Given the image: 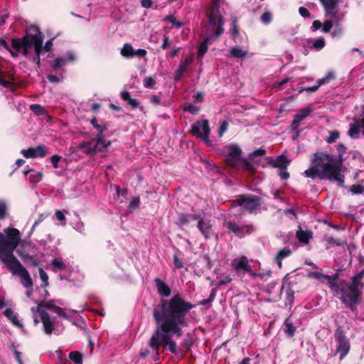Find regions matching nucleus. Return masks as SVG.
<instances>
[{
  "label": "nucleus",
  "mask_w": 364,
  "mask_h": 364,
  "mask_svg": "<svg viewBox=\"0 0 364 364\" xmlns=\"http://www.w3.org/2000/svg\"><path fill=\"white\" fill-rule=\"evenodd\" d=\"M161 310L159 308H154L153 310V316L158 325L156 330L171 336H182V327L187 326L186 314L193 308V305L185 301L178 294L169 301L161 299Z\"/></svg>",
  "instance_id": "1"
},
{
  "label": "nucleus",
  "mask_w": 364,
  "mask_h": 364,
  "mask_svg": "<svg viewBox=\"0 0 364 364\" xmlns=\"http://www.w3.org/2000/svg\"><path fill=\"white\" fill-rule=\"evenodd\" d=\"M307 276L326 284L333 295L352 311L361 301L364 289L363 282L364 274H354L350 280L342 277L343 274H307Z\"/></svg>",
  "instance_id": "2"
},
{
  "label": "nucleus",
  "mask_w": 364,
  "mask_h": 364,
  "mask_svg": "<svg viewBox=\"0 0 364 364\" xmlns=\"http://www.w3.org/2000/svg\"><path fill=\"white\" fill-rule=\"evenodd\" d=\"M340 159L326 153H318L315 154L313 161L314 166L304 171L307 178L314 179H329L338 181L340 185L344 183V176L342 171V154L345 151L343 145L338 147Z\"/></svg>",
  "instance_id": "3"
},
{
  "label": "nucleus",
  "mask_w": 364,
  "mask_h": 364,
  "mask_svg": "<svg viewBox=\"0 0 364 364\" xmlns=\"http://www.w3.org/2000/svg\"><path fill=\"white\" fill-rule=\"evenodd\" d=\"M30 247V244L21 242V233L16 228L9 227L0 232V259L14 273H27L21 269V264L13 255L14 250L18 246Z\"/></svg>",
  "instance_id": "4"
},
{
  "label": "nucleus",
  "mask_w": 364,
  "mask_h": 364,
  "mask_svg": "<svg viewBox=\"0 0 364 364\" xmlns=\"http://www.w3.org/2000/svg\"><path fill=\"white\" fill-rule=\"evenodd\" d=\"M43 39V35L38 27L32 25L27 28L26 35L22 39L12 40L11 46L14 51L10 50V53L13 57H17L18 54L27 56L31 50L33 48L37 55V61L39 63Z\"/></svg>",
  "instance_id": "5"
},
{
  "label": "nucleus",
  "mask_w": 364,
  "mask_h": 364,
  "mask_svg": "<svg viewBox=\"0 0 364 364\" xmlns=\"http://www.w3.org/2000/svg\"><path fill=\"white\" fill-rule=\"evenodd\" d=\"M91 124L98 132L96 137L89 141H84L78 145V149L84 153L95 155L98 152L104 151L111 144V141L106 140L103 136V133L107 130L105 125H101L97 123L95 118L91 120Z\"/></svg>",
  "instance_id": "6"
},
{
  "label": "nucleus",
  "mask_w": 364,
  "mask_h": 364,
  "mask_svg": "<svg viewBox=\"0 0 364 364\" xmlns=\"http://www.w3.org/2000/svg\"><path fill=\"white\" fill-rule=\"evenodd\" d=\"M149 346L154 352V361H160L159 349L161 346L163 351L168 350L175 355H179V349L176 341H173L171 335L155 330L152 334Z\"/></svg>",
  "instance_id": "7"
},
{
  "label": "nucleus",
  "mask_w": 364,
  "mask_h": 364,
  "mask_svg": "<svg viewBox=\"0 0 364 364\" xmlns=\"http://www.w3.org/2000/svg\"><path fill=\"white\" fill-rule=\"evenodd\" d=\"M223 152L227 163L234 167H242L252 173L254 168L250 163L241 157L242 150L235 144H230L224 147Z\"/></svg>",
  "instance_id": "8"
},
{
  "label": "nucleus",
  "mask_w": 364,
  "mask_h": 364,
  "mask_svg": "<svg viewBox=\"0 0 364 364\" xmlns=\"http://www.w3.org/2000/svg\"><path fill=\"white\" fill-rule=\"evenodd\" d=\"M223 0H213L210 11L208 14L209 23L216 28L215 36H219L223 33V21L221 15L218 12V5Z\"/></svg>",
  "instance_id": "9"
},
{
  "label": "nucleus",
  "mask_w": 364,
  "mask_h": 364,
  "mask_svg": "<svg viewBox=\"0 0 364 364\" xmlns=\"http://www.w3.org/2000/svg\"><path fill=\"white\" fill-rule=\"evenodd\" d=\"M334 337L336 342H338L336 352L340 353V360H343L350 348L349 339L346 337V333L341 326H338L336 328Z\"/></svg>",
  "instance_id": "10"
},
{
  "label": "nucleus",
  "mask_w": 364,
  "mask_h": 364,
  "mask_svg": "<svg viewBox=\"0 0 364 364\" xmlns=\"http://www.w3.org/2000/svg\"><path fill=\"white\" fill-rule=\"evenodd\" d=\"M326 11V16L329 18H336V21L342 20L343 14L336 10L339 0H320Z\"/></svg>",
  "instance_id": "11"
},
{
  "label": "nucleus",
  "mask_w": 364,
  "mask_h": 364,
  "mask_svg": "<svg viewBox=\"0 0 364 364\" xmlns=\"http://www.w3.org/2000/svg\"><path fill=\"white\" fill-rule=\"evenodd\" d=\"M191 132L205 142L208 141L210 128L207 120L197 122L192 126Z\"/></svg>",
  "instance_id": "12"
},
{
  "label": "nucleus",
  "mask_w": 364,
  "mask_h": 364,
  "mask_svg": "<svg viewBox=\"0 0 364 364\" xmlns=\"http://www.w3.org/2000/svg\"><path fill=\"white\" fill-rule=\"evenodd\" d=\"M232 280V278H230L229 276H226L224 279H220L217 282V283H215L214 282H212L210 285L213 287L211 289L210 294L209 297L206 299H203L198 302V305H207L212 301H214L216 296L217 292V288L221 287L222 285H225L229 284Z\"/></svg>",
  "instance_id": "13"
},
{
  "label": "nucleus",
  "mask_w": 364,
  "mask_h": 364,
  "mask_svg": "<svg viewBox=\"0 0 364 364\" xmlns=\"http://www.w3.org/2000/svg\"><path fill=\"white\" fill-rule=\"evenodd\" d=\"M259 205V200L256 196H241L240 206L244 210L252 212Z\"/></svg>",
  "instance_id": "14"
},
{
  "label": "nucleus",
  "mask_w": 364,
  "mask_h": 364,
  "mask_svg": "<svg viewBox=\"0 0 364 364\" xmlns=\"http://www.w3.org/2000/svg\"><path fill=\"white\" fill-rule=\"evenodd\" d=\"M21 154L25 158H36L46 156L47 151L44 146H38L28 149H23Z\"/></svg>",
  "instance_id": "15"
},
{
  "label": "nucleus",
  "mask_w": 364,
  "mask_h": 364,
  "mask_svg": "<svg viewBox=\"0 0 364 364\" xmlns=\"http://www.w3.org/2000/svg\"><path fill=\"white\" fill-rule=\"evenodd\" d=\"M43 323V330L47 335H51L54 330V323L51 321L50 315L46 311H41L39 314Z\"/></svg>",
  "instance_id": "16"
},
{
  "label": "nucleus",
  "mask_w": 364,
  "mask_h": 364,
  "mask_svg": "<svg viewBox=\"0 0 364 364\" xmlns=\"http://www.w3.org/2000/svg\"><path fill=\"white\" fill-rule=\"evenodd\" d=\"M208 31L210 33L208 35L205 40L200 44L198 55L199 58H202L203 55L207 52L208 46L207 43H209L213 38H216L215 36V32H216V28H213L210 24L209 25ZM218 36H217L218 38Z\"/></svg>",
  "instance_id": "17"
},
{
  "label": "nucleus",
  "mask_w": 364,
  "mask_h": 364,
  "mask_svg": "<svg viewBox=\"0 0 364 364\" xmlns=\"http://www.w3.org/2000/svg\"><path fill=\"white\" fill-rule=\"evenodd\" d=\"M228 229L239 237H243L245 234L250 233L255 230L254 227L251 225L240 227L237 224L232 223H230L228 224Z\"/></svg>",
  "instance_id": "18"
},
{
  "label": "nucleus",
  "mask_w": 364,
  "mask_h": 364,
  "mask_svg": "<svg viewBox=\"0 0 364 364\" xmlns=\"http://www.w3.org/2000/svg\"><path fill=\"white\" fill-rule=\"evenodd\" d=\"M312 112V109L309 107H305L301 109L295 116L293 120L292 123V127L294 129H297L299 126V123L304 120L306 117H307L311 112Z\"/></svg>",
  "instance_id": "19"
},
{
  "label": "nucleus",
  "mask_w": 364,
  "mask_h": 364,
  "mask_svg": "<svg viewBox=\"0 0 364 364\" xmlns=\"http://www.w3.org/2000/svg\"><path fill=\"white\" fill-rule=\"evenodd\" d=\"M75 60V56L73 53H68L63 58H56L53 63V68L57 69L64 66L67 63L73 62Z\"/></svg>",
  "instance_id": "20"
},
{
  "label": "nucleus",
  "mask_w": 364,
  "mask_h": 364,
  "mask_svg": "<svg viewBox=\"0 0 364 364\" xmlns=\"http://www.w3.org/2000/svg\"><path fill=\"white\" fill-rule=\"evenodd\" d=\"M154 282L156 285L157 290L159 294L163 296H168L171 293V288L161 279L156 278Z\"/></svg>",
  "instance_id": "21"
},
{
  "label": "nucleus",
  "mask_w": 364,
  "mask_h": 364,
  "mask_svg": "<svg viewBox=\"0 0 364 364\" xmlns=\"http://www.w3.org/2000/svg\"><path fill=\"white\" fill-rule=\"evenodd\" d=\"M233 265L236 271L252 272L250 265L246 257H242L238 261H235Z\"/></svg>",
  "instance_id": "22"
},
{
  "label": "nucleus",
  "mask_w": 364,
  "mask_h": 364,
  "mask_svg": "<svg viewBox=\"0 0 364 364\" xmlns=\"http://www.w3.org/2000/svg\"><path fill=\"white\" fill-rule=\"evenodd\" d=\"M193 346V341L191 338H185L181 343L180 347L178 346L179 349V354H181V357L183 358L186 353H187Z\"/></svg>",
  "instance_id": "23"
},
{
  "label": "nucleus",
  "mask_w": 364,
  "mask_h": 364,
  "mask_svg": "<svg viewBox=\"0 0 364 364\" xmlns=\"http://www.w3.org/2000/svg\"><path fill=\"white\" fill-rule=\"evenodd\" d=\"M57 307H58V306H55L54 304L53 300L43 301H41L38 304V306H36V311L40 314V312L45 311L44 310L42 309V308H46L47 309H50L52 311L55 312V308H57Z\"/></svg>",
  "instance_id": "24"
},
{
  "label": "nucleus",
  "mask_w": 364,
  "mask_h": 364,
  "mask_svg": "<svg viewBox=\"0 0 364 364\" xmlns=\"http://www.w3.org/2000/svg\"><path fill=\"white\" fill-rule=\"evenodd\" d=\"M312 232L311 231H304L299 230L296 232V237L299 242L306 245L309 243V240L312 237Z\"/></svg>",
  "instance_id": "25"
},
{
  "label": "nucleus",
  "mask_w": 364,
  "mask_h": 364,
  "mask_svg": "<svg viewBox=\"0 0 364 364\" xmlns=\"http://www.w3.org/2000/svg\"><path fill=\"white\" fill-rule=\"evenodd\" d=\"M191 62H192L191 58H186L184 60L181 62L179 67L177 70V73H176V79H180L183 76L184 72L186 70L188 65L191 64Z\"/></svg>",
  "instance_id": "26"
},
{
  "label": "nucleus",
  "mask_w": 364,
  "mask_h": 364,
  "mask_svg": "<svg viewBox=\"0 0 364 364\" xmlns=\"http://www.w3.org/2000/svg\"><path fill=\"white\" fill-rule=\"evenodd\" d=\"M290 161L287 159L284 155L278 156L276 159L272 161V164L274 167H278L280 168H287L289 164Z\"/></svg>",
  "instance_id": "27"
},
{
  "label": "nucleus",
  "mask_w": 364,
  "mask_h": 364,
  "mask_svg": "<svg viewBox=\"0 0 364 364\" xmlns=\"http://www.w3.org/2000/svg\"><path fill=\"white\" fill-rule=\"evenodd\" d=\"M198 228L201 232V233L205 235L206 237L211 232V226L209 223L205 222L203 220H199L198 223Z\"/></svg>",
  "instance_id": "28"
},
{
  "label": "nucleus",
  "mask_w": 364,
  "mask_h": 364,
  "mask_svg": "<svg viewBox=\"0 0 364 364\" xmlns=\"http://www.w3.org/2000/svg\"><path fill=\"white\" fill-rule=\"evenodd\" d=\"M4 316L6 317H7L12 322V323L14 326H16L17 327H21L22 326V324L18 321L17 316L14 314V311L12 310V309H11V308L6 309L4 311Z\"/></svg>",
  "instance_id": "29"
},
{
  "label": "nucleus",
  "mask_w": 364,
  "mask_h": 364,
  "mask_svg": "<svg viewBox=\"0 0 364 364\" xmlns=\"http://www.w3.org/2000/svg\"><path fill=\"white\" fill-rule=\"evenodd\" d=\"M289 274H287L284 278V284L282 285V289H289L291 288H297L295 287L297 284V278L296 275L292 277H288Z\"/></svg>",
  "instance_id": "30"
},
{
  "label": "nucleus",
  "mask_w": 364,
  "mask_h": 364,
  "mask_svg": "<svg viewBox=\"0 0 364 364\" xmlns=\"http://www.w3.org/2000/svg\"><path fill=\"white\" fill-rule=\"evenodd\" d=\"M284 325V333L287 334L289 337H293L295 335L296 328L293 325L292 322L290 321L289 318L285 320Z\"/></svg>",
  "instance_id": "31"
},
{
  "label": "nucleus",
  "mask_w": 364,
  "mask_h": 364,
  "mask_svg": "<svg viewBox=\"0 0 364 364\" xmlns=\"http://www.w3.org/2000/svg\"><path fill=\"white\" fill-rule=\"evenodd\" d=\"M19 277V281L23 287L26 289L33 288V279L30 274H17Z\"/></svg>",
  "instance_id": "32"
},
{
  "label": "nucleus",
  "mask_w": 364,
  "mask_h": 364,
  "mask_svg": "<svg viewBox=\"0 0 364 364\" xmlns=\"http://www.w3.org/2000/svg\"><path fill=\"white\" fill-rule=\"evenodd\" d=\"M134 49L130 43H125L121 49L120 53L122 56L129 58L134 57Z\"/></svg>",
  "instance_id": "33"
},
{
  "label": "nucleus",
  "mask_w": 364,
  "mask_h": 364,
  "mask_svg": "<svg viewBox=\"0 0 364 364\" xmlns=\"http://www.w3.org/2000/svg\"><path fill=\"white\" fill-rule=\"evenodd\" d=\"M360 127L361 124L358 122H355L350 126L348 132V135L352 138H358Z\"/></svg>",
  "instance_id": "34"
},
{
  "label": "nucleus",
  "mask_w": 364,
  "mask_h": 364,
  "mask_svg": "<svg viewBox=\"0 0 364 364\" xmlns=\"http://www.w3.org/2000/svg\"><path fill=\"white\" fill-rule=\"evenodd\" d=\"M52 266V271L57 272V271H65V264L60 259H55L52 261L51 263Z\"/></svg>",
  "instance_id": "35"
},
{
  "label": "nucleus",
  "mask_w": 364,
  "mask_h": 364,
  "mask_svg": "<svg viewBox=\"0 0 364 364\" xmlns=\"http://www.w3.org/2000/svg\"><path fill=\"white\" fill-rule=\"evenodd\" d=\"M291 252L289 248H284L279 251L276 257V261L279 267L282 265V259L289 256Z\"/></svg>",
  "instance_id": "36"
},
{
  "label": "nucleus",
  "mask_w": 364,
  "mask_h": 364,
  "mask_svg": "<svg viewBox=\"0 0 364 364\" xmlns=\"http://www.w3.org/2000/svg\"><path fill=\"white\" fill-rule=\"evenodd\" d=\"M247 50H245L239 47H234L230 50L231 55L237 58H244L247 55Z\"/></svg>",
  "instance_id": "37"
},
{
  "label": "nucleus",
  "mask_w": 364,
  "mask_h": 364,
  "mask_svg": "<svg viewBox=\"0 0 364 364\" xmlns=\"http://www.w3.org/2000/svg\"><path fill=\"white\" fill-rule=\"evenodd\" d=\"M70 361H73L75 364L82 363V356L79 351H72L69 353Z\"/></svg>",
  "instance_id": "38"
},
{
  "label": "nucleus",
  "mask_w": 364,
  "mask_h": 364,
  "mask_svg": "<svg viewBox=\"0 0 364 364\" xmlns=\"http://www.w3.org/2000/svg\"><path fill=\"white\" fill-rule=\"evenodd\" d=\"M333 21H334V25H335V28L334 30L332 31L331 33V36L335 38V37H340L341 36L342 33H343V29L341 27V26L339 25V22L341 21V20H338V21H336V18H333Z\"/></svg>",
  "instance_id": "39"
},
{
  "label": "nucleus",
  "mask_w": 364,
  "mask_h": 364,
  "mask_svg": "<svg viewBox=\"0 0 364 364\" xmlns=\"http://www.w3.org/2000/svg\"><path fill=\"white\" fill-rule=\"evenodd\" d=\"M299 288H291L287 289V300L289 301V304H291L294 300V293L296 291H299Z\"/></svg>",
  "instance_id": "40"
},
{
  "label": "nucleus",
  "mask_w": 364,
  "mask_h": 364,
  "mask_svg": "<svg viewBox=\"0 0 364 364\" xmlns=\"http://www.w3.org/2000/svg\"><path fill=\"white\" fill-rule=\"evenodd\" d=\"M334 23L333 19L330 18L329 20H326L323 25L322 31L323 33H328L332 28Z\"/></svg>",
  "instance_id": "41"
},
{
  "label": "nucleus",
  "mask_w": 364,
  "mask_h": 364,
  "mask_svg": "<svg viewBox=\"0 0 364 364\" xmlns=\"http://www.w3.org/2000/svg\"><path fill=\"white\" fill-rule=\"evenodd\" d=\"M42 179V173L38 171H33L29 176L31 183H37Z\"/></svg>",
  "instance_id": "42"
},
{
  "label": "nucleus",
  "mask_w": 364,
  "mask_h": 364,
  "mask_svg": "<svg viewBox=\"0 0 364 364\" xmlns=\"http://www.w3.org/2000/svg\"><path fill=\"white\" fill-rule=\"evenodd\" d=\"M183 109L185 111L189 112L192 114H196L199 111V108L191 103H187L184 105Z\"/></svg>",
  "instance_id": "43"
},
{
  "label": "nucleus",
  "mask_w": 364,
  "mask_h": 364,
  "mask_svg": "<svg viewBox=\"0 0 364 364\" xmlns=\"http://www.w3.org/2000/svg\"><path fill=\"white\" fill-rule=\"evenodd\" d=\"M350 191L353 194H361L364 192V186L360 184L353 185L350 187Z\"/></svg>",
  "instance_id": "44"
},
{
  "label": "nucleus",
  "mask_w": 364,
  "mask_h": 364,
  "mask_svg": "<svg viewBox=\"0 0 364 364\" xmlns=\"http://www.w3.org/2000/svg\"><path fill=\"white\" fill-rule=\"evenodd\" d=\"M324 46H325V41L323 38L316 39V41H314V44H313L314 48L317 50H320V49L323 48L324 47Z\"/></svg>",
  "instance_id": "45"
},
{
  "label": "nucleus",
  "mask_w": 364,
  "mask_h": 364,
  "mask_svg": "<svg viewBox=\"0 0 364 364\" xmlns=\"http://www.w3.org/2000/svg\"><path fill=\"white\" fill-rule=\"evenodd\" d=\"M178 224L181 225H186L187 223H190V219L188 218V215L184 214H179L178 215Z\"/></svg>",
  "instance_id": "46"
},
{
  "label": "nucleus",
  "mask_w": 364,
  "mask_h": 364,
  "mask_svg": "<svg viewBox=\"0 0 364 364\" xmlns=\"http://www.w3.org/2000/svg\"><path fill=\"white\" fill-rule=\"evenodd\" d=\"M155 85V80L151 77H146L144 80V85L146 88H151Z\"/></svg>",
  "instance_id": "47"
},
{
  "label": "nucleus",
  "mask_w": 364,
  "mask_h": 364,
  "mask_svg": "<svg viewBox=\"0 0 364 364\" xmlns=\"http://www.w3.org/2000/svg\"><path fill=\"white\" fill-rule=\"evenodd\" d=\"M7 206L4 201H0V219H3L6 215Z\"/></svg>",
  "instance_id": "48"
},
{
  "label": "nucleus",
  "mask_w": 364,
  "mask_h": 364,
  "mask_svg": "<svg viewBox=\"0 0 364 364\" xmlns=\"http://www.w3.org/2000/svg\"><path fill=\"white\" fill-rule=\"evenodd\" d=\"M30 108L37 115H41L43 113V108L38 105H32Z\"/></svg>",
  "instance_id": "49"
},
{
  "label": "nucleus",
  "mask_w": 364,
  "mask_h": 364,
  "mask_svg": "<svg viewBox=\"0 0 364 364\" xmlns=\"http://www.w3.org/2000/svg\"><path fill=\"white\" fill-rule=\"evenodd\" d=\"M338 137H339V132L337 131H333L330 133V135L326 141L328 143H333L336 139H338Z\"/></svg>",
  "instance_id": "50"
},
{
  "label": "nucleus",
  "mask_w": 364,
  "mask_h": 364,
  "mask_svg": "<svg viewBox=\"0 0 364 364\" xmlns=\"http://www.w3.org/2000/svg\"><path fill=\"white\" fill-rule=\"evenodd\" d=\"M334 78V74L332 72H329L326 77H324L322 79L318 80H319V85H323L326 82H328L330 80Z\"/></svg>",
  "instance_id": "51"
},
{
  "label": "nucleus",
  "mask_w": 364,
  "mask_h": 364,
  "mask_svg": "<svg viewBox=\"0 0 364 364\" xmlns=\"http://www.w3.org/2000/svg\"><path fill=\"white\" fill-rule=\"evenodd\" d=\"M261 19L263 23H269L272 21V14L269 12H265L264 13L262 16Z\"/></svg>",
  "instance_id": "52"
},
{
  "label": "nucleus",
  "mask_w": 364,
  "mask_h": 364,
  "mask_svg": "<svg viewBox=\"0 0 364 364\" xmlns=\"http://www.w3.org/2000/svg\"><path fill=\"white\" fill-rule=\"evenodd\" d=\"M55 311L54 313L57 314L60 317H62L65 319H68V316L67 314L63 311V309L59 306L57 308H55Z\"/></svg>",
  "instance_id": "53"
},
{
  "label": "nucleus",
  "mask_w": 364,
  "mask_h": 364,
  "mask_svg": "<svg viewBox=\"0 0 364 364\" xmlns=\"http://www.w3.org/2000/svg\"><path fill=\"white\" fill-rule=\"evenodd\" d=\"M12 348H14L15 358L17 360L18 363L23 364L21 357V353L16 349L14 344L12 345Z\"/></svg>",
  "instance_id": "54"
},
{
  "label": "nucleus",
  "mask_w": 364,
  "mask_h": 364,
  "mask_svg": "<svg viewBox=\"0 0 364 364\" xmlns=\"http://www.w3.org/2000/svg\"><path fill=\"white\" fill-rule=\"evenodd\" d=\"M147 54V52L144 49L134 50V56H139L140 58H144Z\"/></svg>",
  "instance_id": "55"
},
{
  "label": "nucleus",
  "mask_w": 364,
  "mask_h": 364,
  "mask_svg": "<svg viewBox=\"0 0 364 364\" xmlns=\"http://www.w3.org/2000/svg\"><path fill=\"white\" fill-rule=\"evenodd\" d=\"M228 124L226 122H223V124H221V126L219 129V132H218L219 136L221 137L223 135V134L228 130Z\"/></svg>",
  "instance_id": "56"
},
{
  "label": "nucleus",
  "mask_w": 364,
  "mask_h": 364,
  "mask_svg": "<svg viewBox=\"0 0 364 364\" xmlns=\"http://www.w3.org/2000/svg\"><path fill=\"white\" fill-rule=\"evenodd\" d=\"M265 152L266 151H265L264 149H257L256 151H253L252 153H251L250 156L253 159V158H255V156H263V155H264Z\"/></svg>",
  "instance_id": "57"
},
{
  "label": "nucleus",
  "mask_w": 364,
  "mask_h": 364,
  "mask_svg": "<svg viewBox=\"0 0 364 364\" xmlns=\"http://www.w3.org/2000/svg\"><path fill=\"white\" fill-rule=\"evenodd\" d=\"M140 203V199L139 197H135L132 198L129 203V207L132 208H136L139 205Z\"/></svg>",
  "instance_id": "58"
},
{
  "label": "nucleus",
  "mask_w": 364,
  "mask_h": 364,
  "mask_svg": "<svg viewBox=\"0 0 364 364\" xmlns=\"http://www.w3.org/2000/svg\"><path fill=\"white\" fill-rule=\"evenodd\" d=\"M299 14L304 18H307L310 16L309 11L304 7H300L299 9Z\"/></svg>",
  "instance_id": "59"
},
{
  "label": "nucleus",
  "mask_w": 364,
  "mask_h": 364,
  "mask_svg": "<svg viewBox=\"0 0 364 364\" xmlns=\"http://www.w3.org/2000/svg\"><path fill=\"white\" fill-rule=\"evenodd\" d=\"M51 162L53 164V166L54 168H58V162L60 159V156H58V155H54L51 157Z\"/></svg>",
  "instance_id": "60"
},
{
  "label": "nucleus",
  "mask_w": 364,
  "mask_h": 364,
  "mask_svg": "<svg viewBox=\"0 0 364 364\" xmlns=\"http://www.w3.org/2000/svg\"><path fill=\"white\" fill-rule=\"evenodd\" d=\"M279 174L282 179H287L289 177V173L287 171L286 168H280Z\"/></svg>",
  "instance_id": "61"
},
{
  "label": "nucleus",
  "mask_w": 364,
  "mask_h": 364,
  "mask_svg": "<svg viewBox=\"0 0 364 364\" xmlns=\"http://www.w3.org/2000/svg\"><path fill=\"white\" fill-rule=\"evenodd\" d=\"M53 46V40L48 41L44 46H42L41 52L43 50L45 52L48 51Z\"/></svg>",
  "instance_id": "62"
},
{
  "label": "nucleus",
  "mask_w": 364,
  "mask_h": 364,
  "mask_svg": "<svg viewBox=\"0 0 364 364\" xmlns=\"http://www.w3.org/2000/svg\"><path fill=\"white\" fill-rule=\"evenodd\" d=\"M166 20L171 22L173 26H175L177 28H180L181 26V23L176 21V18L172 16L167 17Z\"/></svg>",
  "instance_id": "63"
},
{
  "label": "nucleus",
  "mask_w": 364,
  "mask_h": 364,
  "mask_svg": "<svg viewBox=\"0 0 364 364\" xmlns=\"http://www.w3.org/2000/svg\"><path fill=\"white\" fill-rule=\"evenodd\" d=\"M41 279L43 283V284L41 285V287H46L48 285V274H40Z\"/></svg>",
  "instance_id": "64"
}]
</instances>
